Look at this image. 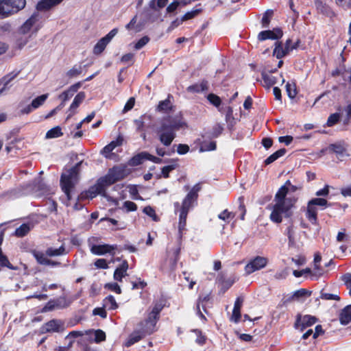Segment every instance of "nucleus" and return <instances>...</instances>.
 <instances>
[{
	"mask_svg": "<svg viewBox=\"0 0 351 351\" xmlns=\"http://www.w3.org/2000/svg\"><path fill=\"white\" fill-rule=\"evenodd\" d=\"M131 173L127 165L121 164L110 169L108 173L100 178L88 191L80 195L81 199H93L98 194L105 196L106 189L115 182L124 179Z\"/></svg>",
	"mask_w": 351,
	"mask_h": 351,
	"instance_id": "nucleus-1",
	"label": "nucleus"
},
{
	"mask_svg": "<svg viewBox=\"0 0 351 351\" xmlns=\"http://www.w3.org/2000/svg\"><path fill=\"white\" fill-rule=\"evenodd\" d=\"M290 180H287L277 191L274 197V205L272 206V211L269 218L271 221L280 223L282 217H290L292 215L291 208L296 203L298 198L294 196H287L289 187L291 185Z\"/></svg>",
	"mask_w": 351,
	"mask_h": 351,
	"instance_id": "nucleus-2",
	"label": "nucleus"
},
{
	"mask_svg": "<svg viewBox=\"0 0 351 351\" xmlns=\"http://www.w3.org/2000/svg\"><path fill=\"white\" fill-rule=\"evenodd\" d=\"M63 0H40L36 5V12H34L19 28L18 34H27L29 32L36 34L43 27L44 21L43 15L40 13V12L47 11L59 4Z\"/></svg>",
	"mask_w": 351,
	"mask_h": 351,
	"instance_id": "nucleus-3",
	"label": "nucleus"
},
{
	"mask_svg": "<svg viewBox=\"0 0 351 351\" xmlns=\"http://www.w3.org/2000/svg\"><path fill=\"white\" fill-rule=\"evenodd\" d=\"M82 162H77L74 167L62 173L60 178V185L62 191L69 199H71V191L77 181L79 167Z\"/></svg>",
	"mask_w": 351,
	"mask_h": 351,
	"instance_id": "nucleus-4",
	"label": "nucleus"
},
{
	"mask_svg": "<svg viewBox=\"0 0 351 351\" xmlns=\"http://www.w3.org/2000/svg\"><path fill=\"white\" fill-rule=\"evenodd\" d=\"M26 0H0V19L9 17L23 10Z\"/></svg>",
	"mask_w": 351,
	"mask_h": 351,
	"instance_id": "nucleus-5",
	"label": "nucleus"
},
{
	"mask_svg": "<svg viewBox=\"0 0 351 351\" xmlns=\"http://www.w3.org/2000/svg\"><path fill=\"white\" fill-rule=\"evenodd\" d=\"M197 201V199H194L189 195H186L184 199L182 201V206L180 208V217H179V233L180 237L182 234V230L185 229L186 223V217L189 213V211L191 208L193 206L194 202Z\"/></svg>",
	"mask_w": 351,
	"mask_h": 351,
	"instance_id": "nucleus-6",
	"label": "nucleus"
},
{
	"mask_svg": "<svg viewBox=\"0 0 351 351\" xmlns=\"http://www.w3.org/2000/svg\"><path fill=\"white\" fill-rule=\"evenodd\" d=\"M197 201V199H194L189 195H186L184 199L182 201V206L180 208V217H179V233L180 237L182 234V230L185 229L186 223V217L189 213V211L191 208L193 206L194 202Z\"/></svg>",
	"mask_w": 351,
	"mask_h": 351,
	"instance_id": "nucleus-7",
	"label": "nucleus"
},
{
	"mask_svg": "<svg viewBox=\"0 0 351 351\" xmlns=\"http://www.w3.org/2000/svg\"><path fill=\"white\" fill-rule=\"evenodd\" d=\"M168 3V0H152L149 3V8L145 9L144 14L146 19L155 21L160 16V10L164 8Z\"/></svg>",
	"mask_w": 351,
	"mask_h": 351,
	"instance_id": "nucleus-8",
	"label": "nucleus"
},
{
	"mask_svg": "<svg viewBox=\"0 0 351 351\" xmlns=\"http://www.w3.org/2000/svg\"><path fill=\"white\" fill-rule=\"evenodd\" d=\"M161 123L167 125V128L174 132L188 127L186 121L180 114L174 116H167L162 120Z\"/></svg>",
	"mask_w": 351,
	"mask_h": 351,
	"instance_id": "nucleus-9",
	"label": "nucleus"
},
{
	"mask_svg": "<svg viewBox=\"0 0 351 351\" xmlns=\"http://www.w3.org/2000/svg\"><path fill=\"white\" fill-rule=\"evenodd\" d=\"M157 134L160 143L165 146H169L176 136V132L162 123L157 130Z\"/></svg>",
	"mask_w": 351,
	"mask_h": 351,
	"instance_id": "nucleus-10",
	"label": "nucleus"
},
{
	"mask_svg": "<svg viewBox=\"0 0 351 351\" xmlns=\"http://www.w3.org/2000/svg\"><path fill=\"white\" fill-rule=\"evenodd\" d=\"M268 263L267 258L257 256L252 259L245 267L246 274H250L253 272L264 268Z\"/></svg>",
	"mask_w": 351,
	"mask_h": 351,
	"instance_id": "nucleus-11",
	"label": "nucleus"
},
{
	"mask_svg": "<svg viewBox=\"0 0 351 351\" xmlns=\"http://www.w3.org/2000/svg\"><path fill=\"white\" fill-rule=\"evenodd\" d=\"M118 33V29H112L107 35L101 38L95 45L93 48V53L95 55L101 54L106 47L107 45L111 41V40Z\"/></svg>",
	"mask_w": 351,
	"mask_h": 351,
	"instance_id": "nucleus-12",
	"label": "nucleus"
},
{
	"mask_svg": "<svg viewBox=\"0 0 351 351\" xmlns=\"http://www.w3.org/2000/svg\"><path fill=\"white\" fill-rule=\"evenodd\" d=\"M152 334V329H145L144 327L140 326L138 330L132 332L125 343V346L130 347L134 343L140 341L146 335Z\"/></svg>",
	"mask_w": 351,
	"mask_h": 351,
	"instance_id": "nucleus-13",
	"label": "nucleus"
},
{
	"mask_svg": "<svg viewBox=\"0 0 351 351\" xmlns=\"http://www.w3.org/2000/svg\"><path fill=\"white\" fill-rule=\"evenodd\" d=\"M117 249V245H93L90 247V252L95 255L101 256L106 254H110L112 256L115 254L114 250Z\"/></svg>",
	"mask_w": 351,
	"mask_h": 351,
	"instance_id": "nucleus-14",
	"label": "nucleus"
},
{
	"mask_svg": "<svg viewBox=\"0 0 351 351\" xmlns=\"http://www.w3.org/2000/svg\"><path fill=\"white\" fill-rule=\"evenodd\" d=\"M316 322L317 318L314 316L306 315L302 317L298 315L295 323V328L303 331L306 328L313 325Z\"/></svg>",
	"mask_w": 351,
	"mask_h": 351,
	"instance_id": "nucleus-15",
	"label": "nucleus"
},
{
	"mask_svg": "<svg viewBox=\"0 0 351 351\" xmlns=\"http://www.w3.org/2000/svg\"><path fill=\"white\" fill-rule=\"evenodd\" d=\"M64 328L63 323L59 319H51L42 326V333L59 332Z\"/></svg>",
	"mask_w": 351,
	"mask_h": 351,
	"instance_id": "nucleus-16",
	"label": "nucleus"
},
{
	"mask_svg": "<svg viewBox=\"0 0 351 351\" xmlns=\"http://www.w3.org/2000/svg\"><path fill=\"white\" fill-rule=\"evenodd\" d=\"M282 31L280 28H274L273 30H265L261 32L258 35L259 40H265L267 39L276 40L282 36Z\"/></svg>",
	"mask_w": 351,
	"mask_h": 351,
	"instance_id": "nucleus-17",
	"label": "nucleus"
},
{
	"mask_svg": "<svg viewBox=\"0 0 351 351\" xmlns=\"http://www.w3.org/2000/svg\"><path fill=\"white\" fill-rule=\"evenodd\" d=\"M86 97V94L84 92H80L76 95L75 97L72 104L70 106L69 108V114L66 117V120L70 119L75 113V110L79 107L80 104L84 100Z\"/></svg>",
	"mask_w": 351,
	"mask_h": 351,
	"instance_id": "nucleus-18",
	"label": "nucleus"
},
{
	"mask_svg": "<svg viewBox=\"0 0 351 351\" xmlns=\"http://www.w3.org/2000/svg\"><path fill=\"white\" fill-rule=\"evenodd\" d=\"M306 217L312 224L317 223V208L316 205L311 204V201H308L307 204Z\"/></svg>",
	"mask_w": 351,
	"mask_h": 351,
	"instance_id": "nucleus-19",
	"label": "nucleus"
},
{
	"mask_svg": "<svg viewBox=\"0 0 351 351\" xmlns=\"http://www.w3.org/2000/svg\"><path fill=\"white\" fill-rule=\"evenodd\" d=\"M159 319V315L153 314V312H150L147 318L141 322L139 324L140 326L144 327L145 329H152V333L154 331V328L157 321Z\"/></svg>",
	"mask_w": 351,
	"mask_h": 351,
	"instance_id": "nucleus-20",
	"label": "nucleus"
},
{
	"mask_svg": "<svg viewBox=\"0 0 351 351\" xmlns=\"http://www.w3.org/2000/svg\"><path fill=\"white\" fill-rule=\"evenodd\" d=\"M243 301H244L243 297L239 296L237 298V300L234 302L231 319L236 323H237L240 320L241 308L243 305Z\"/></svg>",
	"mask_w": 351,
	"mask_h": 351,
	"instance_id": "nucleus-21",
	"label": "nucleus"
},
{
	"mask_svg": "<svg viewBox=\"0 0 351 351\" xmlns=\"http://www.w3.org/2000/svg\"><path fill=\"white\" fill-rule=\"evenodd\" d=\"M128 269V263L124 260L121 265L118 267L114 272V279L115 280L121 282L122 278L128 275L127 270Z\"/></svg>",
	"mask_w": 351,
	"mask_h": 351,
	"instance_id": "nucleus-22",
	"label": "nucleus"
},
{
	"mask_svg": "<svg viewBox=\"0 0 351 351\" xmlns=\"http://www.w3.org/2000/svg\"><path fill=\"white\" fill-rule=\"evenodd\" d=\"M147 152H142L138 153V154L134 156L132 158H130L128 162V165L132 167H136L141 165L143 161L147 160Z\"/></svg>",
	"mask_w": 351,
	"mask_h": 351,
	"instance_id": "nucleus-23",
	"label": "nucleus"
},
{
	"mask_svg": "<svg viewBox=\"0 0 351 351\" xmlns=\"http://www.w3.org/2000/svg\"><path fill=\"white\" fill-rule=\"evenodd\" d=\"M341 324L346 325L351 322V304L346 306L339 315Z\"/></svg>",
	"mask_w": 351,
	"mask_h": 351,
	"instance_id": "nucleus-24",
	"label": "nucleus"
},
{
	"mask_svg": "<svg viewBox=\"0 0 351 351\" xmlns=\"http://www.w3.org/2000/svg\"><path fill=\"white\" fill-rule=\"evenodd\" d=\"M208 89V82L202 80L200 84H195L189 86L187 90L191 93H201Z\"/></svg>",
	"mask_w": 351,
	"mask_h": 351,
	"instance_id": "nucleus-25",
	"label": "nucleus"
},
{
	"mask_svg": "<svg viewBox=\"0 0 351 351\" xmlns=\"http://www.w3.org/2000/svg\"><path fill=\"white\" fill-rule=\"evenodd\" d=\"M67 253L68 252L64 245H62L59 248L48 247L46 250V255L49 257L62 256Z\"/></svg>",
	"mask_w": 351,
	"mask_h": 351,
	"instance_id": "nucleus-26",
	"label": "nucleus"
},
{
	"mask_svg": "<svg viewBox=\"0 0 351 351\" xmlns=\"http://www.w3.org/2000/svg\"><path fill=\"white\" fill-rule=\"evenodd\" d=\"M121 141H113L103 148L101 150V154H104L106 158H111L110 156H108V154L112 151H113L116 147L121 145Z\"/></svg>",
	"mask_w": 351,
	"mask_h": 351,
	"instance_id": "nucleus-27",
	"label": "nucleus"
},
{
	"mask_svg": "<svg viewBox=\"0 0 351 351\" xmlns=\"http://www.w3.org/2000/svg\"><path fill=\"white\" fill-rule=\"evenodd\" d=\"M31 253L33 256L36 258L37 263L42 265H45L46 262L47 261V256L46 255V252L44 253L41 251H38L36 250H32Z\"/></svg>",
	"mask_w": 351,
	"mask_h": 351,
	"instance_id": "nucleus-28",
	"label": "nucleus"
},
{
	"mask_svg": "<svg viewBox=\"0 0 351 351\" xmlns=\"http://www.w3.org/2000/svg\"><path fill=\"white\" fill-rule=\"evenodd\" d=\"M289 53V51H288L287 48H283L281 43H276V47L274 50L273 53L274 56L276 57V58L281 59L282 58L287 55Z\"/></svg>",
	"mask_w": 351,
	"mask_h": 351,
	"instance_id": "nucleus-29",
	"label": "nucleus"
},
{
	"mask_svg": "<svg viewBox=\"0 0 351 351\" xmlns=\"http://www.w3.org/2000/svg\"><path fill=\"white\" fill-rule=\"evenodd\" d=\"M103 306L108 310H114L118 308V304L114 298L110 295L103 300Z\"/></svg>",
	"mask_w": 351,
	"mask_h": 351,
	"instance_id": "nucleus-30",
	"label": "nucleus"
},
{
	"mask_svg": "<svg viewBox=\"0 0 351 351\" xmlns=\"http://www.w3.org/2000/svg\"><path fill=\"white\" fill-rule=\"evenodd\" d=\"M262 79L264 81L265 86L267 88H269L273 85L276 84L277 82V80L275 77L269 75L265 71H263L261 73Z\"/></svg>",
	"mask_w": 351,
	"mask_h": 351,
	"instance_id": "nucleus-31",
	"label": "nucleus"
},
{
	"mask_svg": "<svg viewBox=\"0 0 351 351\" xmlns=\"http://www.w3.org/2000/svg\"><path fill=\"white\" fill-rule=\"evenodd\" d=\"M287 150L285 148L280 149L279 150L276 151L271 155H270L265 160V164L266 165H269L272 162H274L275 160H276L280 157L282 156L285 154Z\"/></svg>",
	"mask_w": 351,
	"mask_h": 351,
	"instance_id": "nucleus-32",
	"label": "nucleus"
},
{
	"mask_svg": "<svg viewBox=\"0 0 351 351\" xmlns=\"http://www.w3.org/2000/svg\"><path fill=\"white\" fill-rule=\"evenodd\" d=\"M322 260V257L319 254H315L314 257V265H315V271H313V275L315 277L318 278L321 276L324 273V269L319 267V263Z\"/></svg>",
	"mask_w": 351,
	"mask_h": 351,
	"instance_id": "nucleus-33",
	"label": "nucleus"
},
{
	"mask_svg": "<svg viewBox=\"0 0 351 351\" xmlns=\"http://www.w3.org/2000/svg\"><path fill=\"white\" fill-rule=\"evenodd\" d=\"M202 11V8L201 7V4H198L195 8L193 9L191 11L187 12L182 17V21H185L195 17L197 14H199Z\"/></svg>",
	"mask_w": 351,
	"mask_h": 351,
	"instance_id": "nucleus-34",
	"label": "nucleus"
},
{
	"mask_svg": "<svg viewBox=\"0 0 351 351\" xmlns=\"http://www.w3.org/2000/svg\"><path fill=\"white\" fill-rule=\"evenodd\" d=\"M20 73V71H12L5 75H4L1 79L3 82V87H5V88H9L8 85L9 84L14 80Z\"/></svg>",
	"mask_w": 351,
	"mask_h": 351,
	"instance_id": "nucleus-35",
	"label": "nucleus"
},
{
	"mask_svg": "<svg viewBox=\"0 0 351 351\" xmlns=\"http://www.w3.org/2000/svg\"><path fill=\"white\" fill-rule=\"evenodd\" d=\"M31 230V226L28 223H23L15 230L14 234L18 237L25 236Z\"/></svg>",
	"mask_w": 351,
	"mask_h": 351,
	"instance_id": "nucleus-36",
	"label": "nucleus"
},
{
	"mask_svg": "<svg viewBox=\"0 0 351 351\" xmlns=\"http://www.w3.org/2000/svg\"><path fill=\"white\" fill-rule=\"evenodd\" d=\"M311 294V291H308V290L305 289H300L296 291H295L293 294V295L288 299V301H291L292 300H299L302 298H306L307 296H310Z\"/></svg>",
	"mask_w": 351,
	"mask_h": 351,
	"instance_id": "nucleus-37",
	"label": "nucleus"
},
{
	"mask_svg": "<svg viewBox=\"0 0 351 351\" xmlns=\"http://www.w3.org/2000/svg\"><path fill=\"white\" fill-rule=\"evenodd\" d=\"M82 70L83 66L81 64H75L67 71L66 76L69 78L76 77L82 73Z\"/></svg>",
	"mask_w": 351,
	"mask_h": 351,
	"instance_id": "nucleus-38",
	"label": "nucleus"
},
{
	"mask_svg": "<svg viewBox=\"0 0 351 351\" xmlns=\"http://www.w3.org/2000/svg\"><path fill=\"white\" fill-rule=\"evenodd\" d=\"M62 135L63 133L62 132L60 127L56 126L47 131V132L46 133L45 138H53L62 136Z\"/></svg>",
	"mask_w": 351,
	"mask_h": 351,
	"instance_id": "nucleus-39",
	"label": "nucleus"
},
{
	"mask_svg": "<svg viewBox=\"0 0 351 351\" xmlns=\"http://www.w3.org/2000/svg\"><path fill=\"white\" fill-rule=\"evenodd\" d=\"M219 111L225 113L226 115V121L227 123H230L232 120L234 119L233 117V109L231 106H226V107H221L219 108Z\"/></svg>",
	"mask_w": 351,
	"mask_h": 351,
	"instance_id": "nucleus-40",
	"label": "nucleus"
},
{
	"mask_svg": "<svg viewBox=\"0 0 351 351\" xmlns=\"http://www.w3.org/2000/svg\"><path fill=\"white\" fill-rule=\"evenodd\" d=\"M171 96L170 95H168L167 98L159 102L158 106V108L160 111L167 112L171 108V103L170 101V98Z\"/></svg>",
	"mask_w": 351,
	"mask_h": 351,
	"instance_id": "nucleus-41",
	"label": "nucleus"
},
{
	"mask_svg": "<svg viewBox=\"0 0 351 351\" xmlns=\"http://www.w3.org/2000/svg\"><path fill=\"white\" fill-rule=\"evenodd\" d=\"M273 11L271 10H267L263 14L261 24L263 28H267L269 27L271 19L273 16Z\"/></svg>",
	"mask_w": 351,
	"mask_h": 351,
	"instance_id": "nucleus-42",
	"label": "nucleus"
},
{
	"mask_svg": "<svg viewBox=\"0 0 351 351\" xmlns=\"http://www.w3.org/2000/svg\"><path fill=\"white\" fill-rule=\"evenodd\" d=\"M311 202V204H315L317 206H320L322 208H326L327 206H330L331 204L328 202L326 199L321 197L313 198L310 200Z\"/></svg>",
	"mask_w": 351,
	"mask_h": 351,
	"instance_id": "nucleus-43",
	"label": "nucleus"
},
{
	"mask_svg": "<svg viewBox=\"0 0 351 351\" xmlns=\"http://www.w3.org/2000/svg\"><path fill=\"white\" fill-rule=\"evenodd\" d=\"M48 97V94H44L35 98L31 103L34 109L38 108L43 104Z\"/></svg>",
	"mask_w": 351,
	"mask_h": 351,
	"instance_id": "nucleus-44",
	"label": "nucleus"
},
{
	"mask_svg": "<svg viewBox=\"0 0 351 351\" xmlns=\"http://www.w3.org/2000/svg\"><path fill=\"white\" fill-rule=\"evenodd\" d=\"M286 91L289 98L293 99L297 95V90L295 84L287 82L286 84Z\"/></svg>",
	"mask_w": 351,
	"mask_h": 351,
	"instance_id": "nucleus-45",
	"label": "nucleus"
},
{
	"mask_svg": "<svg viewBox=\"0 0 351 351\" xmlns=\"http://www.w3.org/2000/svg\"><path fill=\"white\" fill-rule=\"evenodd\" d=\"M208 100L210 101L215 107L219 108L221 105V98L214 93H210L207 96Z\"/></svg>",
	"mask_w": 351,
	"mask_h": 351,
	"instance_id": "nucleus-46",
	"label": "nucleus"
},
{
	"mask_svg": "<svg viewBox=\"0 0 351 351\" xmlns=\"http://www.w3.org/2000/svg\"><path fill=\"white\" fill-rule=\"evenodd\" d=\"M340 114L337 112L331 114L328 118L326 125L328 127H332L339 122Z\"/></svg>",
	"mask_w": 351,
	"mask_h": 351,
	"instance_id": "nucleus-47",
	"label": "nucleus"
},
{
	"mask_svg": "<svg viewBox=\"0 0 351 351\" xmlns=\"http://www.w3.org/2000/svg\"><path fill=\"white\" fill-rule=\"evenodd\" d=\"M178 167V164L174 163L167 166H165L162 168V174L164 178H168L169 177V173L176 169Z\"/></svg>",
	"mask_w": 351,
	"mask_h": 351,
	"instance_id": "nucleus-48",
	"label": "nucleus"
},
{
	"mask_svg": "<svg viewBox=\"0 0 351 351\" xmlns=\"http://www.w3.org/2000/svg\"><path fill=\"white\" fill-rule=\"evenodd\" d=\"M137 16H134L130 22L125 25V28L128 30L134 29L136 32L141 31V27L138 25H136Z\"/></svg>",
	"mask_w": 351,
	"mask_h": 351,
	"instance_id": "nucleus-49",
	"label": "nucleus"
},
{
	"mask_svg": "<svg viewBox=\"0 0 351 351\" xmlns=\"http://www.w3.org/2000/svg\"><path fill=\"white\" fill-rule=\"evenodd\" d=\"M106 289H108L112 291H114L117 294L121 293V289L119 285L117 282L106 283L104 286Z\"/></svg>",
	"mask_w": 351,
	"mask_h": 351,
	"instance_id": "nucleus-50",
	"label": "nucleus"
},
{
	"mask_svg": "<svg viewBox=\"0 0 351 351\" xmlns=\"http://www.w3.org/2000/svg\"><path fill=\"white\" fill-rule=\"evenodd\" d=\"M147 117L146 115H143V116H141V117H139V119H135L134 121V123L135 124L137 131L140 132L143 130L145 119Z\"/></svg>",
	"mask_w": 351,
	"mask_h": 351,
	"instance_id": "nucleus-51",
	"label": "nucleus"
},
{
	"mask_svg": "<svg viewBox=\"0 0 351 351\" xmlns=\"http://www.w3.org/2000/svg\"><path fill=\"white\" fill-rule=\"evenodd\" d=\"M149 40L147 36H143L135 44L134 49L136 50L141 49L149 43Z\"/></svg>",
	"mask_w": 351,
	"mask_h": 351,
	"instance_id": "nucleus-52",
	"label": "nucleus"
},
{
	"mask_svg": "<svg viewBox=\"0 0 351 351\" xmlns=\"http://www.w3.org/2000/svg\"><path fill=\"white\" fill-rule=\"evenodd\" d=\"M106 339V333L100 330H95V341L96 343H99L101 341H105Z\"/></svg>",
	"mask_w": 351,
	"mask_h": 351,
	"instance_id": "nucleus-53",
	"label": "nucleus"
},
{
	"mask_svg": "<svg viewBox=\"0 0 351 351\" xmlns=\"http://www.w3.org/2000/svg\"><path fill=\"white\" fill-rule=\"evenodd\" d=\"M0 266L12 269V266L9 262L7 256L3 254L1 250L0 251Z\"/></svg>",
	"mask_w": 351,
	"mask_h": 351,
	"instance_id": "nucleus-54",
	"label": "nucleus"
},
{
	"mask_svg": "<svg viewBox=\"0 0 351 351\" xmlns=\"http://www.w3.org/2000/svg\"><path fill=\"white\" fill-rule=\"evenodd\" d=\"M209 300V295H207L206 296H204L203 298H202L201 297L198 299V302H197V315L202 318V319H206V317L205 316L202 314V313L200 311V308H199V304H200V302H206V301H208Z\"/></svg>",
	"mask_w": 351,
	"mask_h": 351,
	"instance_id": "nucleus-55",
	"label": "nucleus"
},
{
	"mask_svg": "<svg viewBox=\"0 0 351 351\" xmlns=\"http://www.w3.org/2000/svg\"><path fill=\"white\" fill-rule=\"evenodd\" d=\"M34 188L40 191L42 193H45L48 191L47 185L43 182L42 180H39L35 184Z\"/></svg>",
	"mask_w": 351,
	"mask_h": 351,
	"instance_id": "nucleus-56",
	"label": "nucleus"
},
{
	"mask_svg": "<svg viewBox=\"0 0 351 351\" xmlns=\"http://www.w3.org/2000/svg\"><path fill=\"white\" fill-rule=\"evenodd\" d=\"M201 190L200 184H196L192 189L188 193V195L193 197L194 199H197L198 197V192Z\"/></svg>",
	"mask_w": 351,
	"mask_h": 351,
	"instance_id": "nucleus-57",
	"label": "nucleus"
},
{
	"mask_svg": "<svg viewBox=\"0 0 351 351\" xmlns=\"http://www.w3.org/2000/svg\"><path fill=\"white\" fill-rule=\"evenodd\" d=\"M93 314L95 315H99L102 318H106L107 317L106 308H104V306L95 308L93 311Z\"/></svg>",
	"mask_w": 351,
	"mask_h": 351,
	"instance_id": "nucleus-58",
	"label": "nucleus"
},
{
	"mask_svg": "<svg viewBox=\"0 0 351 351\" xmlns=\"http://www.w3.org/2000/svg\"><path fill=\"white\" fill-rule=\"evenodd\" d=\"M95 266L99 269H108V265L106 259L99 258L95 262Z\"/></svg>",
	"mask_w": 351,
	"mask_h": 351,
	"instance_id": "nucleus-59",
	"label": "nucleus"
},
{
	"mask_svg": "<svg viewBox=\"0 0 351 351\" xmlns=\"http://www.w3.org/2000/svg\"><path fill=\"white\" fill-rule=\"evenodd\" d=\"M193 332L197 335V339L195 341L199 345H204L206 342V337L204 335H202V332L199 330H194Z\"/></svg>",
	"mask_w": 351,
	"mask_h": 351,
	"instance_id": "nucleus-60",
	"label": "nucleus"
},
{
	"mask_svg": "<svg viewBox=\"0 0 351 351\" xmlns=\"http://www.w3.org/2000/svg\"><path fill=\"white\" fill-rule=\"evenodd\" d=\"M143 213H145L147 215H148L151 217H153L154 221H157V219H156L157 217L156 215L155 210L151 206H145L143 208Z\"/></svg>",
	"mask_w": 351,
	"mask_h": 351,
	"instance_id": "nucleus-61",
	"label": "nucleus"
},
{
	"mask_svg": "<svg viewBox=\"0 0 351 351\" xmlns=\"http://www.w3.org/2000/svg\"><path fill=\"white\" fill-rule=\"evenodd\" d=\"M123 206L128 212L135 211L137 209V205L131 201H125L123 203Z\"/></svg>",
	"mask_w": 351,
	"mask_h": 351,
	"instance_id": "nucleus-62",
	"label": "nucleus"
},
{
	"mask_svg": "<svg viewBox=\"0 0 351 351\" xmlns=\"http://www.w3.org/2000/svg\"><path fill=\"white\" fill-rule=\"evenodd\" d=\"M180 5V0H173V1L169 4L166 10H167V13H172L175 10H176V9L178 8V7Z\"/></svg>",
	"mask_w": 351,
	"mask_h": 351,
	"instance_id": "nucleus-63",
	"label": "nucleus"
},
{
	"mask_svg": "<svg viewBox=\"0 0 351 351\" xmlns=\"http://www.w3.org/2000/svg\"><path fill=\"white\" fill-rule=\"evenodd\" d=\"M234 215L232 213L228 212V210H224L222 213H221L219 215V218L223 221L232 219Z\"/></svg>",
	"mask_w": 351,
	"mask_h": 351,
	"instance_id": "nucleus-64",
	"label": "nucleus"
}]
</instances>
